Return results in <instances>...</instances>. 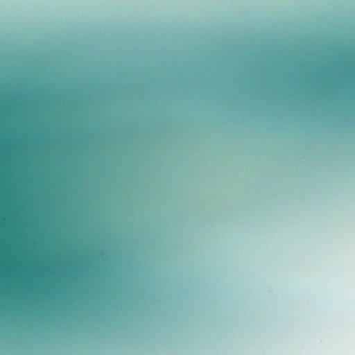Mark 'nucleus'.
Returning <instances> with one entry per match:
<instances>
[{"mask_svg":"<svg viewBox=\"0 0 355 355\" xmlns=\"http://www.w3.org/2000/svg\"><path fill=\"white\" fill-rule=\"evenodd\" d=\"M284 65H282V67H284ZM288 67H313V65H288ZM321 67H328L327 65H322Z\"/></svg>","mask_w":355,"mask_h":355,"instance_id":"2","label":"nucleus"},{"mask_svg":"<svg viewBox=\"0 0 355 355\" xmlns=\"http://www.w3.org/2000/svg\"><path fill=\"white\" fill-rule=\"evenodd\" d=\"M293 69H321L327 71H336V70H343V71H355V68H293Z\"/></svg>","mask_w":355,"mask_h":355,"instance_id":"1","label":"nucleus"},{"mask_svg":"<svg viewBox=\"0 0 355 355\" xmlns=\"http://www.w3.org/2000/svg\"><path fill=\"white\" fill-rule=\"evenodd\" d=\"M39 69H42V67H40Z\"/></svg>","mask_w":355,"mask_h":355,"instance_id":"4","label":"nucleus"},{"mask_svg":"<svg viewBox=\"0 0 355 355\" xmlns=\"http://www.w3.org/2000/svg\"><path fill=\"white\" fill-rule=\"evenodd\" d=\"M331 67H355V65H332Z\"/></svg>","mask_w":355,"mask_h":355,"instance_id":"3","label":"nucleus"}]
</instances>
